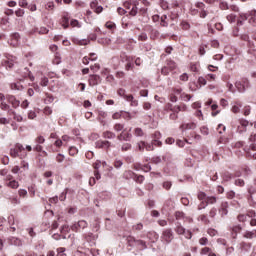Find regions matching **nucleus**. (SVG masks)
I'll list each match as a JSON object with an SVG mask.
<instances>
[{"mask_svg": "<svg viewBox=\"0 0 256 256\" xmlns=\"http://www.w3.org/2000/svg\"><path fill=\"white\" fill-rule=\"evenodd\" d=\"M172 186L173 184L169 181L163 182L162 184L163 189H166V191H169V189H171Z\"/></svg>", "mask_w": 256, "mask_h": 256, "instance_id": "58836bf2", "label": "nucleus"}, {"mask_svg": "<svg viewBox=\"0 0 256 256\" xmlns=\"http://www.w3.org/2000/svg\"><path fill=\"white\" fill-rule=\"evenodd\" d=\"M147 238H148L152 243H155V241H157V239H159V236H158L157 233H155V232H148Z\"/></svg>", "mask_w": 256, "mask_h": 256, "instance_id": "6ab92c4d", "label": "nucleus"}, {"mask_svg": "<svg viewBox=\"0 0 256 256\" xmlns=\"http://www.w3.org/2000/svg\"><path fill=\"white\" fill-rule=\"evenodd\" d=\"M161 25L162 27H167V25H169V23L167 22V15H163L161 17Z\"/></svg>", "mask_w": 256, "mask_h": 256, "instance_id": "c03bdc74", "label": "nucleus"}, {"mask_svg": "<svg viewBox=\"0 0 256 256\" xmlns=\"http://www.w3.org/2000/svg\"><path fill=\"white\" fill-rule=\"evenodd\" d=\"M127 64L125 65L126 71H131L133 69V61H128L126 62Z\"/></svg>", "mask_w": 256, "mask_h": 256, "instance_id": "5fc2aeb1", "label": "nucleus"}, {"mask_svg": "<svg viewBox=\"0 0 256 256\" xmlns=\"http://www.w3.org/2000/svg\"><path fill=\"white\" fill-rule=\"evenodd\" d=\"M70 25L71 27H78V28L81 27V24L79 23V21L75 19L71 20Z\"/></svg>", "mask_w": 256, "mask_h": 256, "instance_id": "49530a36", "label": "nucleus"}, {"mask_svg": "<svg viewBox=\"0 0 256 256\" xmlns=\"http://www.w3.org/2000/svg\"><path fill=\"white\" fill-rule=\"evenodd\" d=\"M62 27L64 29H67L69 27V18L67 16H64L62 18Z\"/></svg>", "mask_w": 256, "mask_h": 256, "instance_id": "f704fd0d", "label": "nucleus"}, {"mask_svg": "<svg viewBox=\"0 0 256 256\" xmlns=\"http://www.w3.org/2000/svg\"><path fill=\"white\" fill-rule=\"evenodd\" d=\"M40 85L41 87H47L49 85V78L47 77H42L40 80Z\"/></svg>", "mask_w": 256, "mask_h": 256, "instance_id": "72a5a7b5", "label": "nucleus"}, {"mask_svg": "<svg viewBox=\"0 0 256 256\" xmlns=\"http://www.w3.org/2000/svg\"><path fill=\"white\" fill-rule=\"evenodd\" d=\"M198 83L199 85H207V79H205L204 77H199Z\"/></svg>", "mask_w": 256, "mask_h": 256, "instance_id": "e2e57ef3", "label": "nucleus"}, {"mask_svg": "<svg viewBox=\"0 0 256 256\" xmlns=\"http://www.w3.org/2000/svg\"><path fill=\"white\" fill-rule=\"evenodd\" d=\"M18 195H19L20 197H27V190H25V189H20V190L18 191Z\"/></svg>", "mask_w": 256, "mask_h": 256, "instance_id": "052dcab7", "label": "nucleus"}, {"mask_svg": "<svg viewBox=\"0 0 256 256\" xmlns=\"http://www.w3.org/2000/svg\"><path fill=\"white\" fill-rule=\"evenodd\" d=\"M7 187H10L11 189H19V182H17L16 180H12L7 183Z\"/></svg>", "mask_w": 256, "mask_h": 256, "instance_id": "bb28decb", "label": "nucleus"}, {"mask_svg": "<svg viewBox=\"0 0 256 256\" xmlns=\"http://www.w3.org/2000/svg\"><path fill=\"white\" fill-rule=\"evenodd\" d=\"M6 99L8 100V103H11L12 107H14V109H17V107H19L21 105V102L19 100H17V98H15V96L13 95H8L6 97Z\"/></svg>", "mask_w": 256, "mask_h": 256, "instance_id": "9d476101", "label": "nucleus"}, {"mask_svg": "<svg viewBox=\"0 0 256 256\" xmlns=\"http://www.w3.org/2000/svg\"><path fill=\"white\" fill-rule=\"evenodd\" d=\"M148 37H147V34L145 33H141L139 36H138V40L139 41H147Z\"/></svg>", "mask_w": 256, "mask_h": 256, "instance_id": "13d9d810", "label": "nucleus"}, {"mask_svg": "<svg viewBox=\"0 0 256 256\" xmlns=\"http://www.w3.org/2000/svg\"><path fill=\"white\" fill-rule=\"evenodd\" d=\"M131 133H125V130L122 131V133H120L117 136L118 141H131Z\"/></svg>", "mask_w": 256, "mask_h": 256, "instance_id": "ddd939ff", "label": "nucleus"}, {"mask_svg": "<svg viewBox=\"0 0 256 256\" xmlns=\"http://www.w3.org/2000/svg\"><path fill=\"white\" fill-rule=\"evenodd\" d=\"M247 127H249V121L245 119H240L239 125L237 127V133H245V131H247Z\"/></svg>", "mask_w": 256, "mask_h": 256, "instance_id": "f03ea898", "label": "nucleus"}, {"mask_svg": "<svg viewBox=\"0 0 256 256\" xmlns=\"http://www.w3.org/2000/svg\"><path fill=\"white\" fill-rule=\"evenodd\" d=\"M235 87L239 93H245V89L249 87V80L247 78H242L239 81H236Z\"/></svg>", "mask_w": 256, "mask_h": 256, "instance_id": "f257e3e1", "label": "nucleus"}, {"mask_svg": "<svg viewBox=\"0 0 256 256\" xmlns=\"http://www.w3.org/2000/svg\"><path fill=\"white\" fill-rule=\"evenodd\" d=\"M98 43H102V45H111L110 38H101L98 40Z\"/></svg>", "mask_w": 256, "mask_h": 256, "instance_id": "c9c22d12", "label": "nucleus"}, {"mask_svg": "<svg viewBox=\"0 0 256 256\" xmlns=\"http://www.w3.org/2000/svg\"><path fill=\"white\" fill-rule=\"evenodd\" d=\"M65 248H63V247H61V248H58L57 250H56V252L55 251H49V253H48V255L47 256H65V255H67V254H65Z\"/></svg>", "mask_w": 256, "mask_h": 256, "instance_id": "4468645a", "label": "nucleus"}, {"mask_svg": "<svg viewBox=\"0 0 256 256\" xmlns=\"http://www.w3.org/2000/svg\"><path fill=\"white\" fill-rule=\"evenodd\" d=\"M16 17H23L25 15V10L23 9H18L15 11Z\"/></svg>", "mask_w": 256, "mask_h": 256, "instance_id": "de8ad7c7", "label": "nucleus"}, {"mask_svg": "<svg viewBox=\"0 0 256 256\" xmlns=\"http://www.w3.org/2000/svg\"><path fill=\"white\" fill-rule=\"evenodd\" d=\"M103 137L105 139H115V133H113L111 131H106L103 133Z\"/></svg>", "mask_w": 256, "mask_h": 256, "instance_id": "cd10ccee", "label": "nucleus"}, {"mask_svg": "<svg viewBox=\"0 0 256 256\" xmlns=\"http://www.w3.org/2000/svg\"><path fill=\"white\" fill-rule=\"evenodd\" d=\"M201 255H207V256H217L213 251L210 250L209 247H205L201 250Z\"/></svg>", "mask_w": 256, "mask_h": 256, "instance_id": "5701e85b", "label": "nucleus"}, {"mask_svg": "<svg viewBox=\"0 0 256 256\" xmlns=\"http://www.w3.org/2000/svg\"><path fill=\"white\" fill-rule=\"evenodd\" d=\"M10 155L14 159L17 157H19V159H25V157H27V153H25V152L19 154V151L16 149V147L10 149Z\"/></svg>", "mask_w": 256, "mask_h": 256, "instance_id": "0eeeda50", "label": "nucleus"}, {"mask_svg": "<svg viewBox=\"0 0 256 256\" xmlns=\"http://www.w3.org/2000/svg\"><path fill=\"white\" fill-rule=\"evenodd\" d=\"M180 98L182 99V101H191V95L189 94L182 93L180 94Z\"/></svg>", "mask_w": 256, "mask_h": 256, "instance_id": "ea45409f", "label": "nucleus"}, {"mask_svg": "<svg viewBox=\"0 0 256 256\" xmlns=\"http://www.w3.org/2000/svg\"><path fill=\"white\" fill-rule=\"evenodd\" d=\"M46 9H47L48 11H53V9H55V3H53V2H48V3L46 4Z\"/></svg>", "mask_w": 256, "mask_h": 256, "instance_id": "09e8293b", "label": "nucleus"}, {"mask_svg": "<svg viewBox=\"0 0 256 256\" xmlns=\"http://www.w3.org/2000/svg\"><path fill=\"white\" fill-rule=\"evenodd\" d=\"M199 243L201 245H207V243H209V240L205 237H202V238L199 239Z\"/></svg>", "mask_w": 256, "mask_h": 256, "instance_id": "338daca9", "label": "nucleus"}, {"mask_svg": "<svg viewBox=\"0 0 256 256\" xmlns=\"http://www.w3.org/2000/svg\"><path fill=\"white\" fill-rule=\"evenodd\" d=\"M120 58H121V61H123V62H128V61H133V57H131V56H127V54L126 53H122L121 55H120Z\"/></svg>", "mask_w": 256, "mask_h": 256, "instance_id": "c756f323", "label": "nucleus"}, {"mask_svg": "<svg viewBox=\"0 0 256 256\" xmlns=\"http://www.w3.org/2000/svg\"><path fill=\"white\" fill-rule=\"evenodd\" d=\"M248 215L247 214H240L239 216H238V221H240V222H242V223H245V221H247V219H248Z\"/></svg>", "mask_w": 256, "mask_h": 256, "instance_id": "79ce46f5", "label": "nucleus"}, {"mask_svg": "<svg viewBox=\"0 0 256 256\" xmlns=\"http://www.w3.org/2000/svg\"><path fill=\"white\" fill-rule=\"evenodd\" d=\"M217 129H218V132L221 134V133H225V130L227 128L225 127V125L219 124Z\"/></svg>", "mask_w": 256, "mask_h": 256, "instance_id": "bf43d9fd", "label": "nucleus"}, {"mask_svg": "<svg viewBox=\"0 0 256 256\" xmlns=\"http://www.w3.org/2000/svg\"><path fill=\"white\" fill-rule=\"evenodd\" d=\"M243 237L245 239H255V237H256V230L246 231L244 233Z\"/></svg>", "mask_w": 256, "mask_h": 256, "instance_id": "a211bd4d", "label": "nucleus"}, {"mask_svg": "<svg viewBox=\"0 0 256 256\" xmlns=\"http://www.w3.org/2000/svg\"><path fill=\"white\" fill-rule=\"evenodd\" d=\"M56 161H57V163H63L65 161V155H63L61 153L57 154Z\"/></svg>", "mask_w": 256, "mask_h": 256, "instance_id": "4c0bfd02", "label": "nucleus"}, {"mask_svg": "<svg viewBox=\"0 0 256 256\" xmlns=\"http://www.w3.org/2000/svg\"><path fill=\"white\" fill-rule=\"evenodd\" d=\"M10 243H11V245H15L16 247H21L23 245V241H21V239H19V238H15V237H13L10 240Z\"/></svg>", "mask_w": 256, "mask_h": 256, "instance_id": "412c9836", "label": "nucleus"}, {"mask_svg": "<svg viewBox=\"0 0 256 256\" xmlns=\"http://www.w3.org/2000/svg\"><path fill=\"white\" fill-rule=\"evenodd\" d=\"M214 203H217L216 197H214V196L207 197L206 202H204V205L199 204L198 209H199V211H201V209H205V207H207V205H214Z\"/></svg>", "mask_w": 256, "mask_h": 256, "instance_id": "39448f33", "label": "nucleus"}, {"mask_svg": "<svg viewBox=\"0 0 256 256\" xmlns=\"http://www.w3.org/2000/svg\"><path fill=\"white\" fill-rule=\"evenodd\" d=\"M170 71H174V69H177V64L173 60H170L167 62V66Z\"/></svg>", "mask_w": 256, "mask_h": 256, "instance_id": "c85d7f7f", "label": "nucleus"}, {"mask_svg": "<svg viewBox=\"0 0 256 256\" xmlns=\"http://www.w3.org/2000/svg\"><path fill=\"white\" fill-rule=\"evenodd\" d=\"M19 39H21L19 33H14L11 35V39L8 41V43L12 45V47H17V45H19Z\"/></svg>", "mask_w": 256, "mask_h": 256, "instance_id": "6e6552de", "label": "nucleus"}, {"mask_svg": "<svg viewBox=\"0 0 256 256\" xmlns=\"http://www.w3.org/2000/svg\"><path fill=\"white\" fill-rule=\"evenodd\" d=\"M138 11H139V8H137V7H132V9L130 10V15H131L132 17H135V15H137Z\"/></svg>", "mask_w": 256, "mask_h": 256, "instance_id": "6e6d98bb", "label": "nucleus"}, {"mask_svg": "<svg viewBox=\"0 0 256 256\" xmlns=\"http://www.w3.org/2000/svg\"><path fill=\"white\" fill-rule=\"evenodd\" d=\"M176 233H178V235H185L186 239H191L192 237L191 232L185 231V228H183V226H177Z\"/></svg>", "mask_w": 256, "mask_h": 256, "instance_id": "f8f14e48", "label": "nucleus"}, {"mask_svg": "<svg viewBox=\"0 0 256 256\" xmlns=\"http://www.w3.org/2000/svg\"><path fill=\"white\" fill-rule=\"evenodd\" d=\"M230 179H233V175H231V173L226 172L223 174V181H230Z\"/></svg>", "mask_w": 256, "mask_h": 256, "instance_id": "37998d69", "label": "nucleus"}, {"mask_svg": "<svg viewBox=\"0 0 256 256\" xmlns=\"http://www.w3.org/2000/svg\"><path fill=\"white\" fill-rule=\"evenodd\" d=\"M35 117H37L35 111L31 110L28 112V119H35Z\"/></svg>", "mask_w": 256, "mask_h": 256, "instance_id": "680f3d73", "label": "nucleus"}, {"mask_svg": "<svg viewBox=\"0 0 256 256\" xmlns=\"http://www.w3.org/2000/svg\"><path fill=\"white\" fill-rule=\"evenodd\" d=\"M0 108L2 109V111H9V105L5 102H1Z\"/></svg>", "mask_w": 256, "mask_h": 256, "instance_id": "864d4df0", "label": "nucleus"}, {"mask_svg": "<svg viewBox=\"0 0 256 256\" xmlns=\"http://www.w3.org/2000/svg\"><path fill=\"white\" fill-rule=\"evenodd\" d=\"M111 147V142L105 140H99L96 142V148L97 149H106V151Z\"/></svg>", "mask_w": 256, "mask_h": 256, "instance_id": "1a4fd4ad", "label": "nucleus"}, {"mask_svg": "<svg viewBox=\"0 0 256 256\" xmlns=\"http://www.w3.org/2000/svg\"><path fill=\"white\" fill-rule=\"evenodd\" d=\"M88 83L90 87H95V85H99V83H101V76L95 75V74L90 75L88 79Z\"/></svg>", "mask_w": 256, "mask_h": 256, "instance_id": "7ed1b4c3", "label": "nucleus"}, {"mask_svg": "<svg viewBox=\"0 0 256 256\" xmlns=\"http://www.w3.org/2000/svg\"><path fill=\"white\" fill-rule=\"evenodd\" d=\"M227 21H229V23H235V19H237V16H235L234 14H229L226 17Z\"/></svg>", "mask_w": 256, "mask_h": 256, "instance_id": "a18cd8bd", "label": "nucleus"}, {"mask_svg": "<svg viewBox=\"0 0 256 256\" xmlns=\"http://www.w3.org/2000/svg\"><path fill=\"white\" fill-rule=\"evenodd\" d=\"M169 71H171V69H169L168 66H164L161 70L162 75H169Z\"/></svg>", "mask_w": 256, "mask_h": 256, "instance_id": "4d7b16f0", "label": "nucleus"}, {"mask_svg": "<svg viewBox=\"0 0 256 256\" xmlns=\"http://www.w3.org/2000/svg\"><path fill=\"white\" fill-rule=\"evenodd\" d=\"M15 147H16V149H17V151H18L19 154H21V153H27V152H25V147L23 146V144L17 143V144L15 145Z\"/></svg>", "mask_w": 256, "mask_h": 256, "instance_id": "473e14b6", "label": "nucleus"}, {"mask_svg": "<svg viewBox=\"0 0 256 256\" xmlns=\"http://www.w3.org/2000/svg\"><path fill=\"white\" fill-rule=\"evenodd\" d=\"M106 29H110L111 31H115V29H117V25L115 24V22H111L108 21L105 24Z\"/></svg>", "mask_w": 256, "mask_h": 256, "instance_id": "a878e982", "label": "nucleus"}, {"mask_svg": "<svg viewBox=\"0 0 256 256\" xmlns=\"http://www.w3.org/2000/svg\"><path fill=\"white\" fill-rule=\"evenodd\" d=\"M197 128V124L193 123V122H190V123H183L181 126H180V129L182 132H185V131H189V130H193V129H196Z\"/></svg>", "mask_w": 256, "mask_h": 256, "instance_id": "9b49d317", "label": "nucleus"}, {"mask_svg": "<svg viewBox=\"0 0 256 256\" xmlns=\"http://www.w3.org/2000/svg\"><path fill=\"white\" fill-rule=\"evenodd\" d=\"M162 240L165 241V243H171V241H173V231L166 229L162 234Z\"/></svg>", "mask_w": 256, "mask_h": 256, "instance_id": "20e7f679", "label": "nucleus"}, {"mask_svg": "<svg viewBox=\"0 0 256 256\" xmlns=\"http://www.w3.org/2000/svg\"><path fill=\"white\" fill-rule=\"evenodd\" d=\"M89 61H97V58H91V57H89V56H85V57L82 59L83 65H89Z\"/></svg>", "mask_w": 256, "mask_h": 256, "instance_id": "2f4dec72", "label": "nucleus"}, {"mask_svg": "<svg viewBox=\"0 0 256 256\" xmlns=\"http://www.w3.org/2000/svg\"><path fill=\"white\" fill-rule=\"evenodd\" d=\"M32 33H39V35H46V33H49V30L45 27H41L40 29L39 28H34Z\"/></svg>", "mask_w": 256, "mask_h": 256, "instance_id": "aec40b11", "label": "nucleus"}, {"mask_svg": "<svg viewBox=\"0 0 256 256\" xmlns=\"http://www.w3.org/2000/svg\"><path fill=\"white\" fill-rule=\"evenodd\" d=\"M10 88L12 89V91H23V85L21 84V82L10 84Z\"/></svg>", "mask_w": 256, "mask_h": 256, "instance_id": "dca6fc26", "label": "nucleus"}, {"mask_svg": "<svg viewBox=\"0 0 256 256\" xmlns=\"http://www.w3.org/2000/svg\"><path fill=\"white\" fill-rule=\"evenodd\" d=\"M17 61V57L11 56V58H8L4 62H2L3 67H6V69H13V65H15V62Z\"/></svg>", "mask_w": 256, "mask_h": 256, "instance_id": "423d86ee", "label": "nucleus"}, {"mask_svg": "<svg viewBox=\"0 0 256 256\" xmlns=\"http://www.w3.org/2000/svg\"><path fill=\"white\" fill-rule=\"evenodd\" d=\"M207 197H208L207 194H205L204 192L198 193V199L199 201H202L200 205H205V202L207 201Z\"/></svg>", "mask_w": 256, "mask_h": 256, "instance_id": "4be33fe9", "label": "nucleus"}, {"mask_svg": "<svg viewBox=\"0 0 256 256\" xmlns=\"http://www.w3.org/2000/svg\"><path fill=\"white\" fill-rule=\"evenodd\" d=\"M90 69H91V71H93V73H97V71H99V69H101V65L96 63L94 65H91Z\"/></svg>", "mask_w": 256, "mask_h": 256, "instance_id": "a19ab883", "label": "nucleus"}, {"mask_svg": "<svg viewBox=\"0 0 256 256\" xmlns=\"http://www.w3.org/2000/svg\"><path fill=\"white\" fill-rule=\"evenodd\" d=\"M134 244L140 247V249H147V243L143 240H134Z\"/></svg>", "mask_w": 256, "mask_h": 256, "instance_id": "b1692460", "label": "nucleus"}, {"mask_svg": "<svg viewBox=\"0 0 256 256\" xmlns=\"http://www.w3.org/2000/svg\"><path fill=\"white\" fill-rule=\"evenodd\" d=\"M77 153H79V150L77 149V147L71 146L69 148V155H71L72 157H75V155H77Z\"/></svg>", "mask_w": 256, "mask_h": 256, "instance_id": "7c9ffc66", "label": "nucleus"}, {"mask_svg": "<svg viewBox=\"0 0 256 256\" xmlns=\"http://www.w3.org/2000/svg\"><path fill=\"white\" fill-rule=\"evenodd\" d=\"M241 107H243V104H241L240 102L234 103L231 109L232 113H241Z\"/></svg>", "mask_w": 256, "mask_h": 256, "instance_id": "f3484780", "label": "nucleus"}, {"mask_svg": "<svg viewBox=\"0 0 256 256\" xmlns=\"http://www.w3.org/2000/svg\"><path fill=\"white\" fill-rule=\"evenodd\" d=\"M250 113H251V106H245L244 115L247 117V115H250Z\"/></svg>", "mask_w": 256, "mask_h": 256, "instance_id": "0e129e2a", "label": "nucleus"}, {"mask_svg": "<svg viewBox=\"0 0 256 256\" xmlns=\"http://www.w3.org/2000/svg\"><path fill=\"white\" fill-rule=\"evenodd\" d=\"M220 9H222V11H227V9H229V4H227V2H221Z\"/></svg>", "mask_w": 256, "mask_h": 256, "instance_id": "8fccbe9b", "label": "nucleus"}, {"mask_svg": "<svg viewBox=\"0 0 256 256\" xmlns=\"http://www.w3.org/2000/svg\"><path fill=\"white\" fill-rule=\"evenodd\" d=\"M98 6H99V2H97V0H94L90 3V8L93 9L94 11L97 9Z\"/></svg>", "mask_w": 256, "mask_h": 256, "instance_id": "3c124183", "label": "nucleus"}, {"mask_svg": "<svg viewBox=\"0 0 256 256\" xmlns=\"http://www.w3.org/2000/svg\"><path fill=\"white\" fill-rule=\"evenodd\" d=\"M131 149V144L125 143L122 145V151H129Z\"/></svg>", "mask_w": 256, "mask_h": 256, "instance_id": "69168bd1", "label": "nucleus"}, {"mask_svg": "<svg viewBox=\"0 0 256 256\" xmlns=\"http://www.w3.org/2000/svg\"><path fill=\"white\" fill-rule=\"evenodd\" d=\"M134 135L136 137H143L144 133H143V129L141 128H135L134 130Z\"/></svg>", "mask_w": 256, "mask_h": 256, "instance_id": "e433bc0d", "label": "nucleus"}, {"mask_svg": "<svg viewBox=\"0 0 256 256\" xmlns=\"http://www.w3.org/2000/svg\"><path fill=\"white\" fill-rule=\"evenodd\" d=\"M93 168L95 169V171H99V169H101V161L97 160V161L93 164Z\"/></svg>", "mask_w": 256, "mask_h": 256, "instance_id": "603ef678", "label": "nucleus"}, {"mask_svg": "<svg viewBox=\"0 0 256 256\" xmlns=\"http://www.w3.org/2000/svg\"><path fill=\"white\" fill-rule=\"evenodd\" d=\"M175 217L176 219H183V217H185V214L183 212L178 211L175 213Z\"/></svg>", "mask_w": 256, "mask_h": 256, "instance_id": "774afa93", "label": "nucleus"}, {"mask_svg": "<svg viewBox=\"0 0 256 256\" xmlns=\"http://www.w3.org/2000/svg\"><path fill=\"white\" fill-rule=\"evenodd\" d=\"M114 131H116L117 133H119L120 131H125V124L116 123L114 125Z\"/></svg>", "mask_w": 256, "mask_h": 256, "instance_id": "393cba45", "label": "nucleus"}, {"mask_svg": "<svg viewBox=\"0 0 256 256\" xmlns=\"http://www.w3.org/2000/svg\"><path fill=\"white\" fill-rule=\"evenodd\" d=\"M86 227H87V221H85V220H80V221L77 222V224H74V225L72 226V230H73V231H77L78 228H79V229H85Z\"/></svg>", "mask_w": 256, "mask_h": 256, "instance_id": "2eb2a0df", "label": "nucleus"}]
</instances>
